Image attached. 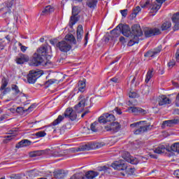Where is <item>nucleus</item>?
Listing matches in <instances>:
<instances>
[{
    "mask_svg": "<svg viewBox=\"0 0 179 179\" xmlns=\"http://www.w3.org/2000/svg\"><path fill=\"white\" fill-rule=\"evenodd\" d=\"M45 135H47L45 131H38L35 134V136H37V138H44Z\"/></svg>",
    "mask_w": 179,
    "mask_h": 179,
    "instance_id": "40",
    "label": "nucleus"
},
{
    "mask_svg": "<svg viewBox=\"0 0 179 179\" xmlns=\"http://www.w3.org/2000/svg\"><path fill=\"white\" fill-rule=\"evenodd\" d=\"M176 59L177 62H179V49L177 50L176 53Z\"/></svg>",
    "mask_w": 179,
    "mask_h": 179,
    "instance_id": "57",
    "label": "nucleus"
},
{
    "mask_svg": "<svg viewBox=\"0 0 179 179\" xmlns=\"http://www.w3.org/2000/svg\"><path fill=\"white\" fill-rule=\"evenodd\" d=\"M64 115L65 118H69L71 121H75L78 117L76 112L72 108H67L64 113Z\"/></svg>",
    "mask_w": 179,
    "mask_h": 179,
    "instance_id": "15",
    "label": "nucleus"
},
{
    "mask_svg": "<svg viewBox=\"0 0 179 179\" xmlns=\"http://www.w3.org/2000/svg\"><path fill=\"white\" fill-rule=\"evenodd\" d=\"M119 40L120 43H125V38L124 36H120Z\"/></svg>",
    "mask_w": 179,
    "mask_h": 179,
    "instance_id": "60",
    "label": "nucleus"
},
{
    "mask_svg": "<svg viewBox=\"0 0 179 179\" xmlns=\"http://www.w3.org/2000/svg\"><path fill=\"white\" fill-rule=\"evenodd\" d=\"M114 111H115L118 114V115H121V114H122V111L121 110L120 108H115L114 109Z\"/></svg>",
    "mask_w": 179,
    "mask_h": 179,
    "instance_id": "53",
    "label": "nucleus"
},
{
    "mask_svg": "<svg viewBox=\"0 0 179 179\" xmlns=\"http://www.w3.org/2000/svg\"><path fill=\"white\" fill-rule=\"evenodd\" d=\"M145 121H140L130 124L131 128H136L134 131L135 135H141L143 132H146L149 129V125L143 124Z\"/></svg>",
    "mask_w": 179,
    "mask_h": 179,
    "instance_id": "5",
    "label": "nucleus"
},
{
    "mask_svg": "<svg viewBox=\"0 0 179 179\" xmlns=\"http://www.w3.org/2000/svg\"><path fill=\"white\" fill-rule=\"evenodd\" d=\"M166 150L167 148H166L164 145H159L155 149V152L158 155H162V153L166 152Z\"/></svg>",
    "mask_w": 179,
    "mask_h": 179,
    "instance_id": "31",
    "label": "nucleus"
},
{
    "mask_svg": "<svg viewBox=\"0 0 179 179\" xmlns=\"http://www.w3.org/2000/svg\"><path fill=\"white\" fill-rule=\"evenodd\" d=\"M166 2V0H146L145 3L141 4V8H149L151 13H157L162 5Z\"/></svg>",
    "mask_w": 179,
    "mask_h": 179,
    "instance_id": "2",
    "label": "nucleus"
},
{
    "mask_svg": "<svg viewBox=\"0 0 179 179\" xmlns=\"http://www.w3.org/2000/svg\"><path fill=\"white\" fill-rule=\"evenodd\" d=\"M77 41L80 43L82 41V37H83V27L82 25H78L77 28Z\"/></svg>",
    "mask_w": 179,
    "mask_h": 179,
    "instance_id": "22",
    "label": "nucleus"
},
{
    "mask_svg": "<svg viewBox=\"0 0 179 179\" xmlns=\"http://www.w3.org/2000/svg\"><path fill=\"white\" fill-rule=\"evenodd\" d=\"M55 178L64 179L66 177V173L62 170L57 171L54 174Z\"/></svg>",
    "mask_w": 179,
    "mask_h": 179,
    "instance_id": "24",
    "label": "nucleus"
},
{
    "mask_svg": "<svg viewBox=\"0 0 179 179\" xmlns=\"http://www.w3.org/2000/svg\"><path fill=\"white\" fill-rule=\"evenodd\" d=\"M13 178V179H22V176H20V174H15V175H14Z\"/></svg>",
    "mask_w": 179,
    "mask_h": 179,
    "instance_id": "58",
    "label": "nucleus"
},
{
    "mask_svg": "<svg viewBox=\"0 0 179 179\" xmlns=\"http://www.w3.org/2000/svg\"><path fill=\"white\" fill-rule=\"evenodd\" d=\"M83 174L82 173H76L73 175L70 179H83Z\"/></svg>",
    "mask_w": 179,
    "mask_h": 179,
    "instance_id": "38",
    "label": "nucleus"
},
{
    "mask_svg": "<svg viewBox=\"0 0 179 179\" xmlns=\"http://www.w3.org/2000/svg\"><path fill=\"white\" fill-rule=\"evenodd\" d=\"M176 124H179V118L165 120L163 122L162 127V128H164V127H173V125H176Z\"/></svg>",
    "mask_w": 179,
    "mask_h": 179,
    "instance_id": "19",
    "label": "nucleus"
},
{
    "mask_svg": "<svg viewBox=\"0 0 179 179\" xmlns=\"http://www.w3.org/2000/svg\"><path fill=\"white\" fill-rule=\"evenodd\" d=\"M132 156H131V154L127 151H124L122 154V157L124 159V160H126V162H128V161L131 159Z\"/></svg>",
    "mask_w": 179,
    "mask_h": 179,
    "instance_id": "33",
    "label": "nucleus"
},
{
    "mask_svg": "<svg viewBox=\"0 0 179 179\" xmlns=\"http://www.w3.org/2000/svg\"><path fill=\"white\" fill-rule=\"evenodd\" d=\"M6 86H8V80L6 78H3L1 80V86L0 87L1 92H3V94H5L8 90H9V88H6Z\"/></svg>",
    "mask_w": 179,
    "mask_h": 179,
    "instance_id": "21",
    "label": "nucleus"
},
{
    "mask_svg": "<svg viewBox=\"0 0 179 179\" xmlns=\"http://www.w3.org/2000/svg\"><path fill=\"white\" fill-rule=\"evenodd\" d=\"M57 82V80L55 79H50L45 82L46 86H50V85H54Z\"/></svg>",
    "mask_w": 179,
    "mask_h": 179,
    "instance_id": "47",
    "label": "nucleus"
},
{
    "mask_svg": "<svg viewBox=\"0 0 179 179\" xmlns=\"http://www.w3.org/2000/svg\"><path fill=\"white\" fill-rule=\"evenodd\" d=\"M7 138H8L9 141H10V139H12V138H13V136H7Z\"/></svg>",
    "mask_w": 179,
    "mask_h": 179,
    "instance_id": "63",
    "label": "nucleus"
},
{
    "mask_svg": "<svg viewBox=\"0 0 179 179\" xmlns=\"http://www.w3.org/2000/svg\"><path fill=\"white\" fill-rule=\"evenodd\" d=\"M171 150L172 152H176L177 153H179V143H174L171 146Z\"/></svg>",
    "mask_w": 179,
    "mask_h": 179,
    "instance_id": "36",
    "label": "nucleus"
},
{
    "mask_svg": "<svg viewBox=\"0 0 179 179\" xmlns=\"http://www.w3.org/2000/svg\"><path fill=\"white\" fill-rule=\"evenodd\" d=\"M54 12V8L51 6H47L45 8L42 10L41 15H50V13H52Z\"/></svg>",
    "mask_w": 179,
    "mask_h": 179,
    "instance_id": "28",
    "label": "nucleus"
},
{
    "mask_svg": "<svg viewBox=\"0 0 179 179\" xmlns=\"http://www.w3.org/2000/svg\"><path fill=\"white\" fill-rule=\"evenodd\" d=\"M11 89L13 92H15L16 95L22 94V92H20V90H19V87L17 85H12Z\"/></svg>",
    "mask_w": 179,
    "mask_h": 179,
    "instance_id": "34",
    "label": "nucleus"
},
{
    "mask_svg": "<svg viewBox=\"0 0 179 179\" xmlns=\"http://www.w3.org/2000/svg\"><path fill=\"white\" fill-rule=\"evenodd\" d=\"M97 176H99V173L93 171H89L85 174V177L88 179L95 178V177H97Z\"/></svg>",
    "mask_w": 179,
    "mask_h": 179,
    "instance_id": "30",
    "label": "nucleus"
},
{
    "mask_svg": "<svg viewBox=\"0 0 179 179\" xmlns=\"http://www.w3.org/2000/svg\"><path fill=\"white\" fill-rule=\"evenodd\" d=\"M120 13L123 17H127L128 15V9L121 10Z\"/></svg>",
    "mask_w": 179,
    "mask_h": 179,
    "instance_id": "49",
    "label": "nucleus"
},
{
    "mask_svg": "<svg viewBox=\"0 0 179 179\" xmlns=\"http://www.w3.org/2000/svg\"><path fill=\"white\" fill-rule=\"evenodd\" d=\"M112 82H114L115 83H117L118 82V79L115 78H113L110 79Z\"/></svg>",
    "mask_w": 179,
    "mask_h": 179,
    "instance_id": "61",
    "label": "nucleus"
},
{
    "mask_svg": "<svg viewBox=\"0 0 179 179\" xmlns=\"http://www.w3.org/2000/svg\"><path fill=\"white\" fill-rule=\"evenodd\" d=\"M78 87V91L83 93V92L86 90V83H85L84 81H79Z\"/></svg>",
    "mask_w": 179,
    "mask_h": 179,
    "instance_id": "32",
    "label": "nucleus"
},
{
    "mask_svg": "<svg viewBox=\"0 0 179 179\" xmlns=\"http://www.w3.org/2000/svg\"><path fill=\"white\" fill-rule=\"evenodd\" d=\"M131 33L133 38L131 39L128 43V45L129 47H132V45H134V44H138V43H139V37L143 35V32H142L141 26H139L138 24H134L132 26Z\"/></svg>",
    "mask_w": 179,
    "mask_h": 179,
    "instance_id": "4",
    "label": "nucleus"
},
{
    "mask_svg": "<svg viewBox=\"0 0 179 179\" xmlns=\"http://www.w3.org/2000/svg\"><path fill=\"white\" fill-rule=\"evenodd\" d=\"M87 5L88 8H94L97 5V0H89Z\"/></svg>",
    "mask_w": 179,
    "mask_h": 179,
    "instance_id": "35",
    "label": "nucleus"
},
{
    "mask_svg": "<svg viewBox=\"0 0 179 179\" xmlns=\"http://www.w3.org/2000/svg\"><path fill=\"white\" fill-rule=\"evenodd\" d=\"M24 145H24V147H26V146H29V145H30V143H31V142H30V141H29V140H24Z\"/></svg>",
    "mask_w": 179,
    "mask_h": 179,
    "instance_id": "56",
    "label": "nucleus"
},
{
    "mask_svg": "<svg viewBox=\"0 0 179 179\" xmlns=\"http://www.w3.org/2000/svg\"><path fill=\"white\" fill-rule=\"evenodd\" d=\"M121 128V125L118 122H115L105 125V131L110 132H118Z\"/></svg>",
    "mask_w": 179,
    "mask_h": 179,
    "instance_id": "14",
    "label": "nucleus"
},
{
    "mask_svg": "<svg viewBox=\"0 0 179 179\" xmlns=\"http://www.w3.org/2000/svg\"><path fill=\"white\" fill-rule=\"evenodd\" d=\"M104 146V143H89L83 145L78 148V152H83L85 150H90L92 149H100Z\"/></svg>",
    "mask_w": 179,
    "mask_h": 179,
    "instance_id": "6",
    "label": "nucleus"
},
{
    "mask_svg": "<svg viewBox=\"0 0 179 179\" xmlns=\"http://www.w3.org/2000/svg\"><path fill=\"white\" fill-rule=\"evenodd\" d=\"M36 108V105L32 104L28 108L24 109L23 107H18L17 108V113H20L22 111V113H31L33 111V109Z\"/></svg>",
    "mask_w": 179,
    "mask_h": 179,
    "instance_id": "23",
    "label": "nucleus"
},
{
    "mask_svg": "<svg viewBox=\"0 0 179 179\" xmlns=\"http://www.w3.org/2000/svg\"><path fill=\"white\" fill-rule=\"evenodd\" d=\"M51 52V46L48 45H42L37 50L36 53L41 57H43V59H45V57H47V54H50Z\"/></svg>",
    "mask_w": 179,
    "mask_h": 179,
    "instance_id": "9",
    "label": "nucleus"
},
{
    "mask_svg": "<svg viewBox=\"0 0 179 179\" xmlns=\"http://www.w3.org/2000/svg\"><path fill=\"white\" fill-rule=\"evenodd\" d=\"M19 47H20V50L22 52H25V51L27 50V47L22 45V43H18Z\"/></svg>",
    "mask_w": 179,
    "mask_h": 179,
    "instance_id": "50",
    "label": "nucleus"
},
{
    "mask_svg": "<svg viewBox=\"0 0 179 179\" xmlns=\"http://www.w3.org/2000/svg\"><path fill=\"white\" fill-rule=\"evenodd\" d=\"M154 72L155 69H153L148 70L145 76V83H149V81L153 78Z\"/></svg>",
    "mask_w": 179,
    "mask_h": 179,
    "instance_id": "26",
    "label": "nucleus"
},
{
    "mask_svg": "<svg viewBox=\"0 0 179 179\" xmlns=\"http://www.w3.org/2000/svg\"><path fill=\"white\" fill-rule=\"evenodd\" d=\"M161 29H162V31H164L165 30H170V29H171V22L165 21L162 24Z\"/></svg>",
    "mask_w": 179,
    "mask_h": 179,
    "instance_id": "29",
    "label": "nucleus"
},
{
    "mask_svg": "<svg viewBox=\"0 0 179 179\" xmlns=\"http://www.w3.org/2000/svg\"><path fill=\"white\" fill-rule=\"evenodd\" d=\"M173 23L175 24V30H179V12L174 13L171 17Z\"/></svg>",
    "mask_w": 179,
    "mask_h": 179,
    "instance_id": "20",
    "label": "nucleus"
},
{
    "mask_svg": "<svg viewBox=\"0 0 179 179\" xmlns=\"http://www.w3.org/2000/svg\"><path fill=\"white\" fill-rule=\"evenodd\" d=\"M24 140L20 141L15 146L17 149H20V148H24Z\"/></svg>",
    "mask_w": 179,
    "mask_h": 179,
    "instance_id": "48",
    "label": "nucleus"
},
{
    "mask_svg": "<svg viewBox=\"0 0 179 179\" xmlns=\"http://www.w3.org/2000/svg\"><path fill=\"white\" fill-rule=\"evenodd\" d=\"M121 33L123 34V36H125V37H129V36H133L132 27L131 31V28L129 25L119 24L117 27H115V29L111 31V34H113L114 37H118Z\"/></svg>",
    "mask_w": 179,
    "mask_h": 179,
    "instance_id": "3",
    "label": "nucleus"
},
{
    "mask_svg": "<svg viewBox=\"0 0 179 179\" xmlns=\"http://www.w3.org/2000/svg\"><path fill=\"white\" fill-rule=\"evenodd\" d=\"M97 124H99L97 122H95L91 124V131L92 132H96L97 131V128L96 127L97 126Z\"/></svg>",
    "mask_w": 179,
    "mask_h": 179,
    "instance_id": "43",
    "label": "nucleus"
},
{
    "mask_svg": "<svg viewBox=\"0 0 179 179\" xmlns=\"http://www.w3.org/2000/svg\"><path fill=\"white\" fill-rule=\"evenodd\" d=\"M43 76V71L31 70L27 75V82L29 84L36 83V81Z\"/></svg>",
    "mask_w": 179,
    "mask_h": 179,
    "instance_id": "7",
    "label": "nucleus"
},
{
    "mask_svg": "<svg viewBox=\"0 0 179 179\" xmlns=\"http://www.w3.org/2000/svg\"><path fill=\"white\" fill-rule=\"evenodd\" d=\"M65 120V115L64 113L62 115H59L56 120L53 121L52 123V125L53 127H56V125H59V124H61L62 121Z\"/></svg>",
    "mask_w": 179,
    "mask_h": 179,
    "instance_id": "25",
    "label": "nucleus"
},
{
    "mask_svg": "<svg viewBox=\"0 0 179 179\" xmlns=\"http://www.w3.org/2000/svg\"><path fill=\"white\" fill-rule=\"evenodd\" d=\"M162 31L159 28H149L146 27L144 29V34L145 37H152V36H159Z\"/></svg>",
    "mask_w": 179,
    "mask_h": 179,
    "instance_id": "13",
    "label": "nucleus"
},
{
    "mask_svg": "<svg viewBox=\"0 0 179 179\" xmlns=\"http://www.w3.org/2000/svg\"><path fill=\"white\" fill-rule=\"evenodd\" d=\"M128 110L129 113H132V114H134V115H138V114H146V110L139 107L131 106L128 108Z\"/></svg>",
    "mask_w": 179,
    "mask_h": 179,
    "instance_id": "16",
    "label": "nucleus"
},
{
    "mask_svg": "<svg viewBox=\"0 0 179 179\" xmlns=\"http://www.w3.org/2000/svg\"><path fill=\"white\" fill-rule=\"evenodd\" d=\"M76 22H78V17H76V15H73L70 18V23L72 26H73V24H75Z\"/></svg>",
    "mask_w": 179,
    "mask_h": 179,
    "instance_id": "41",
    "label": "nucleus"
},
{
    "mask_svg": "<svg viewBox=\"0 0 179 179\" xmlns=\"http://www.w3.org/2000/svg\"><path fill=\"white\" fill-rule=\"evenodd\" d=\"M176 66V60L171 59L169 62H168V67L171 69Z\"/></svg>",
    "mask_w": 179,
    "mask_h": 179,
    "instance_id": "44",
    "label": "nucleus"
},
{
    "mask_svg": "<svg viewBox=\"0 0 179 179\" xmlns=\"http://www.w3.org/2000/svg\"><path fill=\"white\" fill-rule=\"evenodd\" d=\"M171 99H169L165 95H162L158 97V104L159 106H165V104H171Z\"/></svg>",
    "mask_w": 179,
    "mask_h": 179,
    "instance_id": "18",
    "label": "nucleus"
},
{
    "mask_svg": "<svg viewBox=\"0 0 179 179\" xmlns=\"http://www.w3.org/2000/svg\"><path fill=\"white\" fill-rule=\"evenodd\" d=\"M78 100H80V101L77 105L74 106V109L77 113H82V111L85 110V107H86V101L87 99H86V98L84 96L80 95L78 97Z\"/></svg>",
    "mask_w": 179,
    "mask_h": 179,
    "instance_id": "10",
    "label": "nucleus"
},
{
    "mask_svg": "<svg viewBox=\"0 0 179 179\" xmlns=\"http://www.w3.org/2000/svg\"><path fill=\"white\" fill-rule=\"evenodd\" d=\"M113 121H115V116L113 114L104 113L99 117L100 124H107V122H112Z\"/></svg>",
    "mask_w": 179,
    "mask_h": 179,
    "instance_id": "11",
    "label": "nucleus"
},
{
    "mask_svg": "<svg viewBox=\"0 0 179 179\" xmlns=\"http://www.w3.org/2000/svg\"><path fill=\"white\" fill-rule=\"evenodd\" d=\"M87 40H89V32H87L86 34H85V44L86 45V44H87Z\"/></svg>",
    "mask_w": 179,
    "mask_h": 179,
    "instance_id": "55",
    "label": "nucleus"
},
{
    "mask_svg": "<svg viewBox=\"0 0 179 179\" xmlns=\"http://www.w3.org/2000/svg\"><path fill=\"white\" fill-rule=\"evenodd\" d=\"M50 44H52V45H55V40H50Z\"/></svg>",
    "mask_w": 179,
    "mask_h": 179,
    "instance_id": "62",
    "label": "nucleus"
},
{
    "mask_svg": "<svg viewBox=\"0 0 179 179\" xmlns=\"http://www.w3.org/2000/svg\"><path fill=\"white\" fill-rule=\"evenodd\" d=\"M141 7L139 6H137L133 10V15H135V16H136V15H138L141 12Z\"/></svg>",
    "mask_w": 179,
    "mask_h": 179,
    "instance_id": "45",
    "label": "nucleus"
},
{
    "mask_svg": "<svg viewBox=\"0 0 179 179\" xmlns=\"http://www.w3.org/2000/svg\"><path fill=\"white\" fill-rule=\"evenodd\" d=\"M47 153V150H36L30 153L31 157H36V156H41Z\"/></svg>",
    "mask_w": 179,
    "mask_h": 179,
    "instance_id": "27",
    "label": "nucleus"
},
{
    "mask_svg": "<svg viewBox=\"0 0 179 179\" xmlns=\"http://www.w3.org/2000/svg\"><path fill=\"white\" fill-rule=\"evenodd\" d=\"M155 55H156L155 52L153 50H150L145 55V57H149L150 58H152L155 57Z\"/></svg>",
    "mask_w": 179,
    "mask_h": 179,
    "instance_id": "46",
    "label": "nucleus"
},
{
    "mask_svg": "<svg viewBox=\"0 0 179 179\" xmlns=\"http://www.w3.org/2000/svg\"><path fill=\"white\" fill-rule=\"evenodd\" d=\"M71 44H76V39L75 36H73L71 34L66 35L64 40L59 42L57 45V47L62 51V52H68V51H71L72 48Z\"/></svg>",
    "mask_w": 179,
    "mask_h": 179,
    "instance_id": "1",
    "label": "nucleus"
},
{
    "mask_svg": "<svg viewBox=\"0 0 179 179\" xmlns=\"http://www.w3.org/2000/svg\"><path fill=\"white\" fill-rule=\"evenodd\" d=\"M127 163H130L131 164H138L139 160L135 157H130V159L127 161Z\"/></svg>",
    "mask_w": 179,
    "mask_h": 179,
    "instance_id": "37",
    "label": "nucleus"
},
{
    "mask_svg": "<svg viewBox=\"0 0 179 179\" xmlns=\"http://www.w3.org/2000/svg\"><path fill=\"white\" fill-rule=\"evenodd\" d=\"M78 7L74 6L72 8V15H74V16H77L78 15Z\"/></svg>",
    "mask_w": 179,
    "mask_h": 179,
    "instance_id": "52",
    "label": "nucleus"
},
{
    "mask_svg": "<svg viewBox=\"0 0 179 179\" xmlns=\"http://www.w3.org/2000/svg\"><path fill=\"white\" fill-rule=\"evenodd\" d=\"M129 97L130 99H136V97H138V93L135 91H130L129 93Z\"/></svg>",
    "mask_w": 179,
    "mask_h": 179,
    "instance_id": "39",
    "label": "nucleus"
},
{
    "mask_svg": "<svg viewBox=\"0 0 179 179\" xmlns=\"http://www.w3.org/2000/svg\"><path fill=\"white\" fill-rule=\"evenodd\" d=\"M3 120H5V116H1L0 121H3Z\"/></svg>",
    "mask_w": 179,
    "mask_h": 179,
    "instance_id": "64",
    "label": "nucleus"
},
{
    "mask_svg": "<svg viewBox=\"0 0 179 179\" xmlns=\"http://www.w3.org/2000/svg\"><path fill=\"white\" fill-rule=\"evenodd\" d=\"M45 60V59H43L42 56L35 52L29 61V65L31 66H39V65H44V64H45V62H44Z\"/></svg>",
    "mask_w": 179,
    "mask_h": 179,
    "instance_id": "8",
    "label": "nucleus"
},
{
    "mask_svg": "<svg viewBox=\"0 0 179 179\" xmlns=\"http://www.w3.org/2000/svg\"><path fill=\"white\" fill-rule=\"evenodd\" d=\"M5 48V43L3 41H0V50H3Z\"/></svg>",
    "mask_w": 179,
    "mask_h": 179,
    "instance_id": "54",
    "label": "nucleus"
},
{
    "mask_svg": "<svg viewBox=\"0 0 179 179\" xmlns=\"http://www.w3.org/2000/svg\"><path fill=\"white\" fill-rule=\"evenodd\" d=\"M14 1L15 0H6L5 1L6 6H7V8H12V6H13Z\"/></svg>",
    "mask_w": 179,
    "mask_h": 179,
    "instance_id": "42",
    "label": "nucleus"
},
{
    "mask_svg": "<svg viewBox=\"0 0 179 179\" xmlns=\"http://www.w3.org/2000/svg\"><path fill=\"white\" fill-rule=\"evenodd\" d=\"M111 167L115 170L124 171L127 170L128 165L125 163V161L120 159L119 161H115L112 164Z\"/></svg>",
    "mask_w": 179,
    "mask_h": 179,
    "instance_id": "12",
    "label": "nucleus"
},
{
    "mask_svg": "<svg viewBox=\"0 0 179 179\" xmlns=\"http://www.w3.org/2000/svg\"><path fill=\"white\" fill-rule=\"evenodd\" d=\"M30 58L27 56V55L21 54L18 57H17L15 61L16 63L19 65H22L24 64V62H29Z\"/></svg>",
    "mask_w": 179,
    "mask_h": 179,
    "instance_id": "17",
    "label": "nucleus"
},
{
    "mask_svg": "<svg viewBox=\"0 0 179 179\" xmlns=\"http://www.w3.org/2000/svg\"><path fill=\"white\" fill-rule=\"evenodd\" d=\"M173 174H174L175 177H176L177 178H179V169L175 171Z\"/></svg>",
    "mask_w": 179,
    "mask_h": 179,
    "instance_id": "59",
    "label": "nucleus"
},
{
    "mask_svg": "<svg viewBox=\"0 0 179 179\" xmlns=\"http://www.w3.org/2000/svg\"><path fill=\"white\" fill-rule=\"evenodd\" d=\"M162 51V45L158 46L157 48H155L153 52L157 55V54H159Z\"/></svg>",
    "mask_w": 179,
    "mask_h": 179,
    "instance_id": "51",
    "label": "nucleus"
}]
</instances>
